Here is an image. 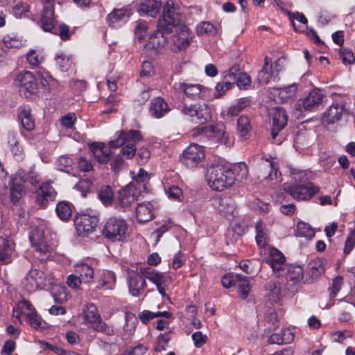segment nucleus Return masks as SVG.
<instances>
[{
  "mask_svg": "<svg viewBox=\"0 0 355 355\" xmlns=\"http://www.w3.org/2000/svg\"><path fill=\"white\" fill-rule=\"evenodd\" d=\"M181 21L180 3L175 0H167L164 5L163 15L159 19L158 26L166 33L174 31L171 44L175 51L186 50L193 39L192 32Z\"/></svg>",
  "mask_w": 355,
  "mask_h": 355,
  "instance_id": "nucleus-1",
  "label": "nucleus"
},
{
  "mask_svg": "<svg viewBox=\"0 0 355 355\" xmlns=\"http://www.w3.org/2000/svg\"><path fill=\"white\" fill-rule=\"evenodd\" d=\"M205 179L211 190L223 191L233 186L236 175L230 164L222 160H215L208 165Z\"/></svg>",
  "mask_w": 355,
  "mask_h": 355,
  "instance_id": "nucleus-2",
  "label": "nucleus"
},
{
  "mask_svg": "<svg viewBox=\"0 0 355 355\" xmlns=\"http://www.w3.org/2000/svg\"><path fill=\"white\" fill-rule=\"evenodd\" d=\"M306 172L291 171V182L284 184V190L297 200H309L319 191V187L311 182H306Z\"/></svg>",
  "mask_w": 355,
  "mask_h": 355,
  "instance_id": "nucleus-3",
  "label": "nucleus"
},
{
  "mask_svg": "<svg viewBox=\"0 0 355 355\" xmlns=\"http://www.w3.org/2000/svg\"><path fill=\"white\" fill-rule=\"evenodd\" d=\"M193 137H200V140L207 138L213 146L224 145L231 146L234 143L233 137L226 130V127L222 123L198 126L192 132Z\"/></svg>",
  "mask_w": 355,
  "mask_h": 355,
  "instance_id": "nucleus-4",
  "label": "nucleus"
},
{
  "mask_svg": "<svg viewBox=\"0 0 355 355\" xmlns=\"http://www.w3.org/2000/svg\"><path fill=\"white\" fill-rule=\"evenodd\" d=\"M116 138L110 141V148H116L122 146L121 154L126 159H131L135 155L136 145L142 139L138 130H129L117 132Z\"/></svg>",
  "mask_w": 355,
  "mask_h": 355,
  "instance_id": "nucleus-5",
  "label": "nucleus"
},
{
  "mask_svg": "<svg viewBox=\"0 0 355 355\" xmlns=\"http://www.w3.org/2000/svg\"><path fill=\"white\" fill-rule=\"evenodd\" d=\"M140 273L145 279L154 284L159 293L168 299L166 291L175 280V275L171 272H162L150 267H141Z\"/></svg>",
  "mask_w": 355,
  "mask_h": 355,
  "instance_id": "nucleus-6",
  "label": "nucleus"
},
{
  "mask_svg": "<svg viewBox=\"0 0 355 355\" xmlns=\"http://www.w3.org/2000/svg\"><path fill=\"white\" fill-rule=\"evenodd\" d=\"M53 284V277L51 273L46 274L43 270L36 268L30 270L21 281L22 286L28 293L44 289Z\"/></svg>",
  "mask_w": 355,
  "mask_h": 355,
  "instance_id": "nucleus-7",
  "label": "nucleus"
},
{
  "mask_svg": "<svg viewBox=\"0 0 355 355\" xmlns=\"http://www.w3.org/2000/svg\"><path fill=\"white\" fill-rule=\"evenodd\" d=\"M128 225L119 216L110 217L103 227V235L112 241H122L128 236Z\"/></svg>",
  "mask_w": 355,
  "mask_h": 355,
  "instance_id": "nucleus-8",
  "label": "nucleus"
},
{
  "mask_svg": "<svg viewBox=\"0 0 355 355\" xmlns=\"http://www.w3.org/2000/svg\"><path fill=\"white\" fill-rule=\"evenodd\" d=\"M29 239L35 252L39 254L38 258L40 259L49 257L53 250L47 233L42 227L34 229L30 234Z\"/></svg>",
  "mask_w": 355,
  "mask_h": 355,
  "instance_id": "nucleus-9",
  "label": "nucleus"
},
{
  "mask_svg": "<svg viewBox=\"0 0 355 355\" xmlns=\"http://www.w3.org/2000/svg\"><path fill=\"white\" fill-rule=\"evenodd\" d=\"M181 113L191 118L192 121L204 124L211 119V107L206 103H195L191 105H184L180 107Z\"/></svg>",
  "mask_w": 355,
  "mask_h": 355,
  "instance_id": "nucleus-10",
  "label": "nucleus"
},
{
  "mask_svg": "<svg viewBox=\"0 0 355 355\" xmlns=\"http://www.w3.org/2000/svg\"><path fill=\"white\" fill-rule=\"evenodd\" d=\"M261 175L263 182L269 187H274L281 182L282 174L277 164L270 157L260 166Z\"/></svg>",
  "mask_w": 355,
  "mask_h": 355,
  "instance_id": "nucleus-11",
  "label": "nucleus"
},
{
  "mask_svg": "<svg viewBox=\"0 0 355 355\" xmlns=\"http://www.w3.org/2000/svg\"><path fill=\"white\" fill-rule=\"evenodd\" d=\"M15 84L26 98H31L37 92V81L33 73L23 71L15 79Z\"/></svg>",
  "mask_w": 355,
  "mask_h": 355,
  "instance_id": "nucleus-12",
  "label": "nucleus"
},
{
  "mask_svg": "<svg viewBox=\"0 0 355 355\" xmlns=\"http://www.w3.org/2000/svg\"><path fill=\"white\" fill-rule=\"evenodd\" d=\"M40 21L44 31L58 35L62 40L69 39L71 33L69 26L64 24H57L54 13L52 15H42L40 17Z\"/></svg>",
  "mask_w": 355,
  "mask_h": 355,
  "instance_id": "nucleus-13",
  "label": "nucleus"
},
{
  "mask_svg": "<svg viewBox=\"0 0 355 355\" xmlns=\"http://www.w3.org/2000/svg\"><path fill=\"white\" fill-rule=\"evenodd\" d=\"M141 194L134 184H129L118 192L115 200L116 206L125 209L130 207L131 204L137 200Z\"/></svg>",
  "mask_w": 355,
  "mask_h": 355,
  "instance_id": "nucleus-14",
  "label": "nucleus"
},
{
  "mask_svg": "<svg viewBox=\"0 0 355 355\" xmlns=\"http://www.w3.org/2000/svg\"><path fill=\"white\" fill-rule=\"evenodd\" d=\"M74 223L78 234L85 236L96 230L98 224V218L95 215L80 214L76 217Z\"/></svg>",
  "mask_w": 355,
  "mask_h": 355,
  "instance_id": "nucleus-15",
  "label": "nucleus"
},
{
  "mask_svg": "<svg viewBox=\"0 0 355 355\" xmlns=\"http://www.w3.org/2000/svg\"><path fill=\"white\" fill-rule=\"evenodd\" d=\"M178 89L191 100L204 99L210 96L211 89L198 83H182Z\"/></svg>",
  "mask_w": 355,
  "mask_h": 355,
  "instance_id": "nucleus-16",
  "label": "nucleus"
},
{
  "mask_svg": "<svg viewBox=\"0 0 355 355\" xmlns=\"http://www.w3.org/2000/svg\"><path fill=\"white\" fill-rule=\"evenodd\" d=\"M349 115V110L345 103H335L324 112L322 121L327 124H334Z\"/></svg>",
  "mask_w": 355,
  "mask_h": 355,
  "instance_id": "nucleus-17",
  "label": "nucleus"
},
{
  "mask_svg": "<svg viewBox=\"0 0 355 355\" xmlns=\"http://www.w3.org/2000/svg\"><path fill=\"white\" fill-rule=\"evenodd\" d=\"M127 283L129 293L135 297L139 296L146 287V282L140 273V268L127 270Z\"/></svg>",
  "mask_w": 355,
  "mask_h": 355,
  "instance_id": "nucleus-18",
  "label": "nucleus"
},
{
  "mask_svg": "<svg viewBox=\"0 0 355 355\" xmlns=\"http://www.w3.org/2000/svg\"><path fill=\"white\" fill-rule=\"evenodd\" d=\"M205 157L204 148L200 145L192 144L184 151L182 162L189 167L196 166L201 162Z\"/></svg>",
  "mask_w": 355,
  "mask_h": 355,
  "instance_id": "nucleus-19",
  "label": "nucleus"
},
{
  "mask_svg": "<svg viewBox=\"0 0 355 355\" xmlns=\"http://www.w3.org/2000/svg\"><path fill=\"white\" fill-rule=\"evenodd\" d=\"M211 205L215 209L226 218L232 216L235 209L233 199L227 196H216L211 200Z\"/></svg>",
  "mask_w": 355,
  "mask_h": 355,
  "instance_id": "nucleus-20",
  "label": "nucleus"
},
{
  "mask_svg": "<svg viewBox=\"0 0 355 355\" xmlns=\"http://www.w3.org/2000/svg\"><path fill=\"white\" fill-rule=\"evenodd\" d=\"M83 317L85 322L94 329L98 331L105 330V324L102 321L94 304H90L86 306L83 311Z\"/></svg>",
  "mask_w": 355,
  "mask_h": 355,
  "instance_id": "nucleus-21",
  "label": "nucleus"
},
{
  "mask_svg": "<svg viewBox=\"0 0 355 355\" xmlns=\"http://www.w3.org/2000/svg\"><path fill=\"white\" fill-rule=\"evenodd\" d=\"M159 208L155 201L144 202L137 205L136 216L139 223H146L151 220Z\"/></svg>",
  "mask_w": 355,
  "mask_h": 355,
  "instance_id": "nucleus-22",
  "label": "nucleus"
},
{
  "mask_svg": "<svg viewBox=\"0 0 355 355\" xmlns=\"http://www.w3.org/2000/svg\"><path fill=\"white\" fill-rule=\"evenodd\" d=\"M94 261L84 260L74 265L75 273L83 280V283L92 282L94 277Z\"/></svg>",
  "mask_w": 355,
  "mask_h": 355,
  "instance_id": "nucleus-23",
  "label": "nucleus"
},
{
  "mask_svg": "<svg viewBox=\"0 0 355 355\" xmlns=\"http://www.w3.org/2000/svg\"><path fill=\"white\" fill-rule=\"evenodd\" d=\"M268 257L267 263L270 266L273 272H277L284 269L286 266V259L284 254L275 248H269L266 250Z\"/></svg>",
  "mask_w": 355,
  "mask_h": 355,
  "instance_id": "nucleus-24",
  "label": "nucleus"
},
{
  "mask_svg": "<svg viewBox=\"0 0 355 355\" xmlns=\"http://www.w3.org/2000/svg\"><path fill=\"white\" fill-rule=\"evenodd\" d=\"M256 230V242L261 253L266 252V250L271 248L268 243L270 241V231L267 225L261 220L257 222L255 225Z\"/></svg>",
  "mask_w": 355,
  "mask_h": 355,
  "instance_id": "nucleus-25",
  "label": "nucleus"
},
{
  "mask_svg": "<svg viewBox=\"0 0 355 355\" xmlns=\"http://www.w3.org/2000/svg\"><path fill=\"white\" fill-rule=\"evenodd\" d=\"M15 257V243L10 238L0 237V261L3 264L10 263Z\"/></svg>",
  "mask_w": 355,
  "mask_h": 355,
  "instance_id": "nucleus-26",
  "label": "nucleus"
},
{
  "mask_svg": "<svg viewBox=\"0 0 355 355\" xmlns=\"http://www.w3.org/2000/svg\"><path fill=\"white\" fill-rule=\"evenodd\" d=\"M56 192L49 182L42 184L36 191V201L42 207H46L49 201L54 200Z\"/></svg>",
  "mask_w": 355,
  "mask_h": 355,
  "instance_id": "nucleus-27",
  "label": "nucleus"
},
{
  "mask_svg": "<svg viewBox=\"0 0 355 355\" xmlns=\"http://www.w3.org/2000/svg\"><path fill=\"white\" fill-rule=\"evenodd\" d=\"M35 311V309L30 302L23 300L18 302L13 308L12 315L21 324L24 320H27V318Z\"/></svg>",
  "mask_w": 355,
  "mask_h": 355,
  "instance_id": "nucleus-28",
  "label": "nucleus"
},
{
  "mask_svg": "<svg viewBox=\"0 0 355 355\" xmlns=\"http://www.w3.org/2000/svg\"><path fill=\"white\" fill-rule=\"evenodd\" d=\"M131 15V10L128 8L114 9L107 17L110 26L118 28L126 23Z\"/></svg>",
  "mask_w": 355,
  "mask_h": 355,
  "instance_id": "nucleus-29",
  "label": "nucleus"
},
{
  "mask_svg": "<svg viewBox=\"0 0 355 355\" xmlns=\"http://www.w3.org/2000/svg\"><path fill=\"white\" fill-rule=\"evenodd\" d=\"M324 97V94L321 89H313L303 99L302 106L306 110H313L322 103Z\"/></svg>",
  "mask_w": 355,
  "mask_h": 355,
  "instance_id": "nucleus-30",
  "label": "nucleus"
},
{
  "mask_svg": "<svg viewBox=\"0 0 355 355\" xmlns=\"http://www.w3.org/2000/svg\"><path fill=\"white\" fill-rule=\"evenodd\" d=\"M297 89V85L292 84L284 87L272 88L270 94L275 102L284 103L295 95Z\"/></svg>",
  "mask_w": 355,
  "mask_h": 355,
  "instance_id": "nucleus-31",
  "label": "nucleus"
},
{
  "mask_svg": "<svg viewBox=\"0 0 355 355\" xmlns=\"http://www.w3.org/2000/svg\"><path fill=\"white\" fill-rule=\"evenodd\" d=\"M170 111L168 103L161 97H157L152 100L149 112L150 115L157 119L165 116Z\"/></svg>",
  "mask_w": 355,
  "mask_h": 355,
  "instance_id": "nucleus-32",
  "label": "nucleus"
},
{
  "mask_svg": "<svg viewBox=\"0 0 355 355\" xmlns=\"http://www.w3.org/2000/svg\"><path fill=\"white\" fill-rule=\"evenodd\" d=\"M18 116L21 125L26 130L31 131L34 130L35 123L29 105H23L19 106L18 108Z\"/></svg>",
  "mask_w": 355,
  "mask_h": 355,
  "instance_id": "nucleus-33",
  "label": "nucleus"
},
{
  "mask_svg": "<svg viewBox=\"0 0 355 355\" xmlns=\"http://www.w3.org/2000/svg\"><path fill=\"white\" fill-rule=\"evenodd\" d=\"M94 157L101 164L107 163L111 155L110 149L101 142L92 143L89 146Z\"/></svg>",
  "mask_w": 355,
  "mask_h": 355,
  "instance_id": "nucleus-34",
  "label": "nucleus"
},
{
  "mask_svg": "<svg viewBox=\"0 0 355 355\" xmlns=\"http://www.w3.org/2000/svg\"><path fill=\"white\" fill-rule=\"evenodd\" d=\"M175 178L173 172H168L162 179V184L168 197L173 200H180L182 197V191L178 186L171 185L169 179Z\"/></svg>",
  "mask_w": 355,
  "mask_h": 355,
  "instance_id": "nucleus-35",
  "label": "nucleus"
},
{
  "mask_svg": "<svg viewBox=\"0 0 355 355\" xmlns=\"http://www.w3.org/2000/svg\"><path fill=\"white\" fill-rule=\"evenodd\" d=\"M265 297L271 304L278 303L280 301L282 293L279 282L272 281L266 285Z\"/></svg>",
  "mask_w": 355,
  "mask_h": 355,
  "instance_id": "nucleus-36",
  "label": "nucleus"
},
{
  "mask_svg": "<svg viewBox=\"0 0 355 355\" xmlns=\"http://www.w3.org/2000/svg\"><path fill=\"white\" fill-rule=\"evenodd\" d=\"M160 8L161 2L154 0H148L139 4L138 12L140 15H148L155 17L159 12Z\"/></svg>",
  "mask_w": 355,
  "mask_h": 355,
  "instance_id": "nucleus-37",
  "label": "nucleus"
},
{
  "mask_svg": "<svg viewBox=\"0 0 355 355\" xmlns=\"http://www.w3.org/2000/svg\"><path fill=\"white\" fill-rule=\"evenodd\" d=\"M164 32L165 31L158 26V29L150 36L146 48L157 51L164 46L166 41Z\"/></svg>",
  "mask_w": 355,
  "mask_h": 355,
  "instance_id": "nucleus-38",
  "label": "nucleus"
},
{
  "mask_svg": "<svg viewBox=\"0 0 355 355\" xmlns=\"http://www.w3.org/2000/svg\"><path fill=\"white\" fill-rule=\"evenodd\" d=\"M272 119V125L275 127L277 131H279L283 129L288 121V116L286 112L282 107H275L271 113Z\"/></svg>",
  "mask_w": 355,
  "mask_h": 355,
  "instance_id": "nucleus-39",
  "label": "nucleus"
},
{
  "mask_svg": "<svg viewBox=\"0 0 355 355\" xmlns=\"http://www.w3.org/2000/svg\"><path fill=\"white\" fill-rule=\"evenodd\" d=\"M8 143L14 157L17 160H21L24 157V150L19 144L17 132H10L8 133Z\"/></svg>",
  "mask_w": 355,
  "mask_h": 355,
  "instance_id": "nucleus-40",
  "label": "nucleus"
},
{
  "mask_svg": "<svg viewBox=\"0 0 355 355\" xmlns=\"http://www.w3.org/2000/svg\"><path fill=\"white\" fill-rule=\"evenodd\" d=\"M275 77V72L272 70L271 60L266 57L264 59V65L257 75V80L259 83L267 84L272 78Z\"/></svg>",
  "mask_w": 355,
  "mask_h": 355,
  "instance_id": "nucleus-41",
  "label": "nucleus"
},
{
  "mask_svg": "<svg viewBox=\"0 0 355 355\" xmlns=\"http://www.w3.org/2000/svg\"><path fill=\"white\" fill-rule=\"evenodd\" d=\"M116 284L115 274L110 270H104L100 276L97 287L100 289H113Z\"/></svg>",
  "mask_w": 355,
  "mask_h": 355,
  "instance_id": "nucleus-42",
  "label": "nucleus"
},
{
  "mask_svg": "<svg viewBox=\"0 0 355 355\" xmlns=\"http://www.w3.org/2000/svg\"><path fill=\"white\" fill-rule=\"evenodd\" d=\"M137 323V318L135 314L131 313L125 314V324L123 326V333L121 334L123 339H128L133 335Z\"/></svg>",
  "mask_w": 355,
  "mask_h": 355,
  "instance_id": "nucleus-43",
  "label": "nucleus"
},
{
  "mask_svg": "<svg viewBox=\"0 0 355 355\" xmlns=\"http://www.w3.org/2000/svg\"><path fill=\"white\" fill-rule=\"evenodd\" d=\"M252 130V126L250 119L246 116H241L237 121V132L239 137L243 139L246 140L249 138Z\"/></svg>",
  "mask_w": 355,
  "mask_h": 355,
  "instance_id": "nucleus-44",
  "label": "nucleus"
},
{
  "mask_svg": "<svg viewBox=\"0 0 355 355\" xmlns=\"http://www.w3.org/2000/svg\"><path fill=\"white\" fill-rule=\"evenodd\" d=\"M150 178V174L143 168H140L137 173V175L133 178V181L130 184H134L137 189L141 191V193L146 192L147 187L146 185Z\"/></svg>",
  "mask_w": 355,
  "mask_h": 355,
  "instance_id": "nucleus-45",
  "label": "nucleus"
},
{
  "mask_svg": "<svg viewBox=\"0 0 355 355\" xmlns=\"http://www.w3.org/2000/svg\"><path fill=\"white\" fill-rule=\"evenodd\" d=\"M24 180L19 175H15L12 179L10 188V199L13 202L19 201L24 190Z\"/></svg>",
  "mask_w": 355,
  "mask_h": 355,
  "instance_id": "nucleus-46",
  "label": "nucleus"
},
{
  "mask_svg": "<svg viewBox=\"0 0 355 355\" xmlns=\"http://www.w3.org/2000/svg\"><path fill=\"white\" fill-rule=\"evenodd\" d=\"M303 279V269L299 266H291L288 268L286 280L291 285H296L300 283Z\"/></svg>",
  "mask_w": 355,
  "mask_h": 355,
  "instance_id": "nucleus-47",
  "label": "nucleus"
},
{
  "mask_svg": "<svg viewBox=\"0 0 355 355\" xmlns=\"http://www.w3.org/2000/svg\"><path fill=\"white\" fill-rule=\"evenodd\" d=\"M73 205L67 201H62L56 206V213L62 220H68L72 214Z\"/></svg>",
  "mask_w": 355,
  "mask_h": 355,
  "instance_id": "nucleus-48",
  "label": "nucleus"
},
{
  "mask_svg": "<svg viewBox=\"0 0 355 355\" xmlns=\"http://www.w3.org/2000/svg\"><path fill=\"white\" fill-rule=\"evenodd\" d=\"M218 30L212 24L207 21L200 23L196 27V33L198 36H214L216 35Z\"/></svg>",
  "mask_w": 355,
  "mask_h": 355,
  "instance_id": "nucleus-49",
  "label": "nucleus"
},
{
  "mask_svg": "<svg viewBox=\"0 0 355 355\" xmlns=\"http://www.w3.org/2000/svg\"><path fill=\"white\" fill-rule=\"evenodd\" d=\"M238 293L242 299H246L250 292V280L248 277L236 276Z\"/></svg>",
  "mask_w": 355,
  "mask_h": 355,
  "instance_id": "nucleus-50",
  "label": "nucleus"
},
{
  "mask_svg": "<svg viewBox=\"0 0 355 355\" xmlns=\"http://www.w3.org/2000/svg\"><path fill=\"white\" fill-rule=\"evenodd\" d=\"M73 160L67 156L60 157L55 163V166L59 171L70 173L73 170Z\"/></svg>",
  "mask_w": 355,
  "mask_h": 355,
  "instance_id": "nucleus-51",
  "label": "nucleus"
},
{
  "mask_svg": "<svg viewBox=\"0 0 355 355\" xmlns=\"http://www.w3.org/2000/svg\"><path fill=\"white\" fill-rule=\"evenodd\" d=\"M173 222L171 219H167L165 220H163L162 224L161 226L156 229L153 233L152 236H155V242L156 243H158L160 240V238L162 236V235L168 232L170 230L172 229L173 227Z\"/></svg>",
  "mask_w": 355,
  "mask_h": 355,
  "instance_id": "nucleus-52",
  "label": "nucleus"
},
{
  "mask_svg": "<svg viewBox=\"0 0 355 355\" xmlns=\"http://www.w3.org/2000/svg\"><path fill=\"white\" fill-rule=\"evenodd\" d=\"M98 198L104 205H110L113 200V191L109 186H103L98 192Z\"/></svg>",
  "mask_w": 355,
  "mask_h": 355,
  "instance_id": "nucleus-53",
  "label": "nucleus"
},
{
  "mask_svg": "<svg viewBox=\"0 0 355 355\" xmlns=\"http://www.w3.org/2000/svg\"><path fill=\"white\" fill-rule=\"evenodd\" d=\"M297 234L299 236L311 239L315 235L314 230L304 222H299L297 225Z\"/></svg>",
  "mask_w": 355,
  "mask_h": 355,
  "instance_id": "nucleus-54",
  "label": "nucleus"
},
{
  "mask_svg": "<svg viewBox=\"0 0 355 355\" xmlns=\"http://www.w3.org/2000/svg\"><path fill=\"white\" fill-rule=\"evenodd\" d=\"M26 59L32 67H37L44 61V57L42 51L31 50L26 55Z\"/></svg>",
  "mask_w": 355,
  "mask_h": 355,
  "instance_id": "nucleus-55",
  "label": "nucleus"
},
{
  "mask_svg": "<svg viewBox=\"0 0 355 355\" xmlns=\"http://www.w3.org/2000/svg\"><path fill=\"white\" fill-rule=\"evenodd\" d=\"M234 84L230 81L220 82L216 84L214 97L217 98L223 96L227 91L232 89Z\"/></svg>",
  "mask_w": 355,
  "mask_h": 355,
  "instance_id": "nucleus-56",
  "label": "nucleus"
},
{
  "mask_svg": "<svg viewBox=\"0 0 355 355\" xmlns=\"http://www.w3.org/2000/svg\"><path fill=\"white\" fill-rule=\"evenodd\" d=\"M30 325L36 330H41L46 327V322L35 311L31 316L27 318Z\"/></svg>",
  "mask_w": 355,
  "mask_h": 355,
  "instance_id": "nucleus-57",
  "label": "nucleus"
},
{
  "mask_svg": "<svg viewBox=\"0 0 355 355\" xmlns=\"http://www.w3.org/2000/svg\"><path fill=\"white\" fill-rule=\"evenodd\" d=\"M148 26L145 21H139L135 30V37L139 42H144L148 31Z\"/></svg>",
  "mask_w": 355,
  "mask_h": 355,
  "instance_id": "nucleus-58",
  "label": "nucleus"
},
{
  "mask_svg": "<svg viewBox=\"0 0 355 355\" xmlns=\"http://www.w3.org/2000/svg\"><path fill=\"white\" fill-rule=\"evenodd\" d=\"M3 44L7 48H19L24 45V40L17 36H6Z\"/></svg>",
  "mask_w": 355,
  "mask_h": 355,
  "instance_id": "nucleus-59",
  "label": "nucleus"
},
{
  "mask_svg": "<svg viewBox=\"0 0 355 355\" xmlns=\"http://www.w3.org/2000/svg\"><path fill=\"white\" fill-rule=\"evenodd\" d=\"M29 12H31V7L25 3L17 4L12 8L13 15L17 18L26 16L27 13Z\"/></svg>",
  "mask_w": 355,
  "mask_h": 355,
  "instance_id": "nucleus-60",
  "label": "nucleus"
},
{
  "mask_svg": "<svg viewBox=\"0 0 355 355\" xmlns=\"http://www.w3.org/2000/svg\"><path fill=\"white\" fill-rule=\"evenodd\" d=\"M251 78L245 73H241L236 78V85L240 89H246L251 85Z\"/></svg>",
  "mask_w": 355,
  "mask_h": 355,
  "instance_id": "nucleus-61",
  "label": "nucleus"
},
{
  "mask_svg": "<svg viewBox=\"0 0 355 355\" xmlns=\"http://www.w3.org/2000/svg\"><path fill=\"white\" fill-rule=\"evenodd\" d=\"M251 207L256 211H259L261 214L267 213L270 209V205L261 201L260 199H254L252 203Z\"/></svg>",
  "mask_w": 355,
  "mask_h": 355,
  "instance_id": "nucleus-62",
  "label": "nucleus"
},
{
  "mask_svg": "<svg viewBox=\"0 0 355 355\" xmlns=\"http://www.w3.org/2000/svg\"><path fill=\"white\" fill-rule=\"evenodd\" d=\"M55 60L57 64L62 71H68L71 64L70 58L62 54L56 55Z\"/></svg>",
  "mask_w": 355,
  "mask_h": 355,
  "instance_id": "nucleus-63",
  "label": "nucleus"
},
{
  "mask_svg": "<svg viewBox=\"0 0 355 355\" xmlns=\"http://www.w3.org/2000/svg\"><path fill=\"white\" fill-rule=\"evenodd\" d=\"M42 9L41 10L42 15H52L54 13V2L55 0H40Z\"/></svg>",
  "mask_w": 355,
  "mask_h": 355,
  "instance_id": "nucleus-64",
  "label": "nucleus"
}]
</instances>
